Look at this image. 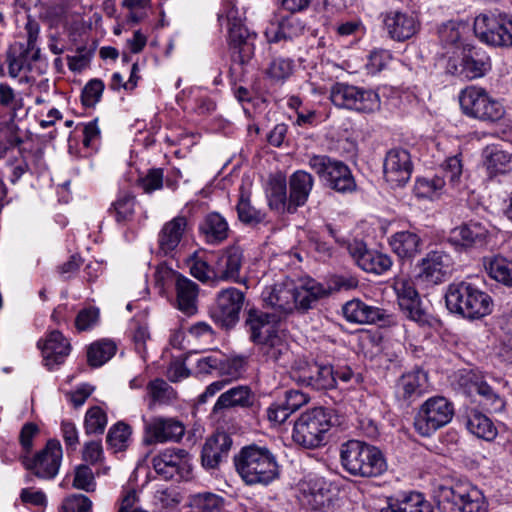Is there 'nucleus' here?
Instances as JSON below:
<instances>
[{"label": "nucleus", "mask_w": 512, "mask_h": 512, "mask_svg": "<svg viewBox=\"0 0 512 512\" xmlns=\"http://www.w3.org/2000/svg\"><path fill=\"white\" fill-rule=\"evenodd\" d=\"M164 181H166L167 188H175L170 183V179L168 177L164 178V170L162 168L149 169L147 174L140 179L141 186L145 190V192H151L154 190L161 189L163 187Z\"/></svg>", "instance_id": "13d9d810"}, {"label": "nucleus", "mask_w": 512, "mask_h": 512, "mask_svg": "<svg viewBox=\"0 0 512 512\" xmlns=\"http://www.w3.org/2000/svg\"><path fill=\"white\" fill-rule=\"evenodd\" d=\"M393 289L397 295L398 304L406 316L418 323L427 321V314L421 308V300L411 279L397 277L394 279Z\"/></svg>", "instance_id": "6ab92c4d"}, {"label": "nucleus", "mask_w": 512, "mask_h": 512, "mask_svg": "<svg viewBox=\"0 0 512 512\" xmlns=\"http://www.w3.org/2000/svg\"><path fill=\"white\" fill-rule=\"evenodd\" d=\"M434 499L441 512H487L488 509L482 491L466 481L439 486Z\"/></svg>", "instance_id": "20e7f679"}, {"label": "nucleus", "mask_w": 512, "mask_h": 512, "mask_svg": "<svg viewBox=\"0 0 512 512\" xmlns=\"http://www.w3.org/2000/svg\"><path fill=\"white\" fill-rule=\"evenodd\" d=\"M147 390L153 403H167L173 395L171 386L162 379L149 382Z\"/></svg>", "instance_id": "680f3d73"}, {"label": "nucleus", "mask_w": 512, "mask_h": 512, "mask_svg": "<svg viewBox=\"0 0 512 512\" xmlns=\"http://www.w3.org/2000/svg\"><path fill=\"white\" fill-rule=\"evenodd\" d=\"M237 212L240 221L248 225H257L264 221L265 213L253 206L248 195L241 194V198L237 204Z\"/></svg>", "instance_id": "603ef678"}, {"label": "nucleus", "mask_w": 512, "mask_h": 512, "mask_svg": "<svg viewBox=\"0 0 512 512\" xmlns=\"http://www.w3.org/2000/svg\"><path fill=\"white\" fill-rule=\"evenodd\" d=\"M187 228V219L177 216L166 222L158 233L157 254L174 256Z\"/></svg>", "instance_id": "b1692460"}, {"label": "nucleus", "mask_w": 512, "mask_h": 512, "mask_svg": "<svg viewBox=\"0 0 512 512\" xmlns=\"http://www.w3.org/2000/svg\"><path fill=\"white\" fill-rule=\"evenodd\" d=\"M305 25L295 16L283 18L276 24H271L266 29L265 35L269 43H278L280 41H292L304 33Z\"/></svg>", "instance_id": "f704fd0d"}, {"label": "nucleus", "mask_w": 512, "mask_h": 512, "mask_svg": "<svg viewBox=\"0 0 512 512\" xmlns=\"http://www.w3.org/2000/svg\"><path fill=\"white\" fill-rule=\"evenodd\" d=\"M333 375L334 369L331 365L312 362L299 367L294 372L293 378L314 390H327L335 387Z\"/></svg>", "instance_id": "aec40b11"}, {"label": "nucleus", "mask_w": 512, "mask_h": 512, "mask_svg": "<svg viewBox=\"0 0 512 512\" xmlns=\"http://www.w3.org/2000/svg\"><path fill=\"white\" fill-rule=\"evenodd\" d=\"M199 229L210 244H219L228 237V224L216 212L208 214L200 224Z\"/></svg>", "instance_id": "79ce46f5"}, {"label": "nucleus", "mask_w": 512, "mask_h": 512, "mask_svg": "<svg viewBox=\"0 0 512 512\" xmlns=\"http://www.w3.org/2000/svg\"><path fill=\"white\" fill-rule=\"evenodd\" d=\"M331 500L329 484L323 478L311 477L303 484L302 501L311 510H322L330 505Z\"/></svg>", "instance_id": "c756f323"}, {"label": "nucleus", "mask_w": 512, "mask_h": 512, "mask_svg": "<svg viewBox=\"0 0 512 512\" xmlns=\"http://www.w3.org/2000/svg\"><path fill=\"white\" fill-rule=\"evenodd\" d=\"M243 260V251L240 247L231 246L223 250L213 266L215 279L240 282L239 275Z\"/></svg>", "instance_id": "393cba45"}, {"label": "nucleus", "mask_w": 512, "mask_h": 512, "mask_svg": "<svg viewBox=\"0 0 512 512\" xmlns=\"http://www.w3.org/2000/svg\"><path fill=\"white\" fill-rule=\"evenodd\" d=\"M459 102L464 114L482 121L496 122L505 113L497 100L491 98L485 89L476 86L462 90Z\"/></svg>", "instance_id": "6e6552de"}, {"label": "nucleus", "mask_w": 512, "mask_h": 512, "mask_svg": "<svg viewBox=\"0 0 512 512\" xmlns=\"http://www.w3.org/2000/svg\"><path fill=\"white\" fill-rule=\"evenodd\" d=\"M245 293L235 287L220 290L209 308L211 319L221 328L230 330L240 319Z\"/></svg>", "instance_id": "9d476101"}, {"label": "nucleus", "mask_w": 512, "mask_h": 512, "mask_svg": "<svg viewBox=\"0 0 512 512\" xmlns=\"http://www.w3.org/2000/svg\"><path fill=\"white\" fill-rule=\"evenodd\" d=\"M191 512H223L225 499L211 492H202L189 497Z\"/></svg>", "instance_id": "a18cd8bd"}, {"label": "nucleus", "mask_w": 512, "mask_h": 512, "mask_svg": "<svg viewBox=\"0 0 512 512\" xmlns=\"http://www.w3.org/2000/svg\"><path fill=\"white\" fill-rule=\"evenodd\" d=\"M135 198L130 194H124L113 203L115 217L118 222L129 220L134 213Z\"/></svg>", "instance_id": "69168bd1"}, {"label": "nucleus", "mask_w": 512, "mask_h": 512, "mask_svg": "<svg viewBox=\"0 0 512 512\" xmlns=\"http://www.w3.org/2000/svg\"><path fill=\"white\" fill-rule=\"evenodd\" d=\"M262 299L267 307L278 313V318L286 316L296 309L293 284H275L272 287H267L262 292Z\"/></svg>", "instance_id": "a878e982"}, {"label": "nucleus", "mask_w": 512, "mask_h": 512, "mask_svg": "<svg viewBox=\"0 0 512 512\" xmlns=\"http://www.w3.org/2000/svg\"><path fill=\"white\" fill-rule=\"evenodd\" d=\"M220 365L218 366V373L221 376L227 377L225 380H227V384L232 381L236 380L244 372L245 367V359L243 357H234V358H227L225 356H220Z\"/></svg>", "instance_id": "5fc2aeb1"}, {"label": "nucleus", "mask_w": 512, "mask_h": 512, "mask_svg": "<svg viewBox=\"0 0 512 512\" xmlns=\"http://www.w3.org/2000/svg\"><path fill=\"white\" fill-rule=\"evenodd\" d=\"M392 251L401 259H411L421 250L422 240L413 231H399L389 239Z\"/></svg>", "instance_id": "e433bc0d"}, {"label": "nucleus", "mask_w": 512, "mask_h": 512, "mask_svg": "<svg viewBox=\"0 0 512 512\" xmlns=\"http://www.w3.org/2000/svg\"><path fill=\"white\" fill-rule=\"evenodd\" d=\"M465 426L470 433L486 441L493 440L497 435V429L493 422L476 409L467 414Z\"/></svg>", "instance_id": "37998d69"}, {"label": "nucleus", "mask_w": 512, "mask_h": 512, "mask_svg": "<svg viewBox=\"0 0 512 512\" xmlns=\"http://www.w3.org/2000/svg\"><path fill=\"white\" fill-rule=\"evenodd\" d=\"M342 313L348 322L356 324H372L384 319V311L378 307L370 306L360 299L346 302Z\"/></svg>", "instance_id": "473e14b6"}, {"label": "nucleus", "mask_w": 512, "mask_h": 512, "mask_svg": "<svg viewBox=\"0 0 512 512\" xmlns=\"http://www.w3.org/2000/svg\"><path fill=\"white\" fill-rule=\"evenodd\" d=\"M456 383L459 390L469 397L479 396V403L489 412H501L505 402L491 386L487 384L484 377L473 370H461L456 376Z\"/></svg>", "instance_id": "9b49d317"}, {"label": "nucleus", "mask_w": 512, "mask_h": 512, "mask_svg": "<svg viewBox=\"0 0 512 512\" xmlns=\"http://www.w3.org/2000/svg\"><path fill=\"white\" fill-rule=\"evenodd\" d=\"M255 402V394L247 385H236L223 392L214 404L212 412L218 414L223 410L250 408Z\"/></svg>", "instance_id": "7c9ffc66"}, {"label": "nucleus", "mask_w": 512, "mask_h": 512, "mask_svg": "<svg viewBox=\"0 0 512 512\" xmlns=\"http://www.w3.org/2000/svg\"><path fill=\"white\" fill-rule=\"evenodd\" d=\"M330 100L339 108L362 113H373L380 108V98L376 92L343 82L331 86Z\"/></svg>", "instance_id": "0eeeda50"}, {"label": "nucleus", "mask_w": 512, "mask_h": 512, "mask_svg": "<svg viewBox=\"0 0 512 512\" xmlns=\"http://www.w3.org/2000/svg\"><path fill=\"white\" fill-rule=\"evenodd\" d=\"M38 346L42 349L44 365L49 370L63 363L70 352L69 342L63 334L57 330L52 331L43 345L39 342Z\"/></svg>", "instance_id": "2f4dec72"}, {"label": "nucleus", "mask_w": 512, "mask_h": 512, "mask_svg": "<svg viewBox=\"0 0 512 512\" xmlns=\"http://www.w3.org/2000/svg\"><path fill=\"white\" fill-rule=\"evenodd\" d=\"M130 434V427L119 422L109 429L106 442L115 451H121L126 448Z\"/></svg>", "instance_id": "6e6d98bb"}, {"label": "nucleus", "mask_w": 512, "mask_h": 512, "mask_svg": "<svg viewBox=\"0 0 512 512\" xmlns=\"http://www.w3.org/2000/svg\"><path fill=\"white\" fill-rule=\"evenodd\" d=\"M235 14L236 12L230 10L226 17L230 48L241 46L244 42L255 41L257 37L256 33L250 32Z\"/></svg>", "instance_id": "49530a36"}, {"label": "nucleus", "mask_w": 512, "mask_h": 512, "mask_svg": "<svg viewBox=\"0 0 512 512\" xmlns=\"http://www.w3.org/2000/svg\"><path fill=\"white\" fill-rule=\"evenodd\" d=\"M313 181V176L310 173L298 170L290 176V192H310L313 187Z\"/></svg>", "instance_id": "774afa93"}, {"label": "nucleus", "mask_w": 512, "mask_h": 512, "mask_svg": "<svg viewBox=\"0 0 512 512\" xmlns=\"http://www.w3.org/2000/svg\"><path fill=\"white\" fill-rule=\"evenodd\" d=\"M493 309L492 298L474 284H470L469 300L466 306L465 318L480 319L489 315Z\"/></svg>", "instance_id": "ea45409f"}, {"label": "nucleus", "mask_w": 512, "mask_h": 512, "mask_svg": "<svg viewBox=\"0 0 512 512\" xmlns=\"http://www.w3.org/2000/svg\"><path fill=\"white\" fill-rule=\"evenodd\" d=\"M231 446L232 439L227 433H215L206 440L202 448V465L207 469L216 468L228 457Z\"/></svg>", "instance_id": "bb28decb"}, {"label": "nucleus", "mask_w": 512, "mask_h": 512, "mask_svg": "<svg viewBox=\"0 0 512 512\" xmlns=\"http://www.w3.org/2000/svg\"><path fill=\"white\" fill-rule=\"evenodd\" d=\"M348 250L357 265L366 272L381 275L392 266L390 256L368 249L362 242L350 244Z\"/></svg>", "instance_id": "4be33fe9"}, {"label": "nucleus", "mask_w": 512, "mask_h": 512, "mask_svg": "<svg viewBox=\"0 0 512 512\" xmlns=\"http://www.w3.org/2000/svg\"><path fill=\"white\" fill-rule=\"evenodd\" d=\"M145 445L167 442H179L185 433L184 424L173 417L154 416L149 420L143 418Z\"/></svg>", "instance_id": "f8f14e48"}, {"label": "nucleus", "mask_w": 512, "mask_h": 512, "mask_svg": "<svg viewBox=\"0 0 512 512\" xmlns=\"http://www.w3.org/2000/svg\"><path fill=\"white\" fill-rule=\"evenodd\" d=\"M61 460V444L58 440L51 439L33 458H25L23 463L38 478L53 479L58 474Z\"/></svg>", "instance_id": "ddd939ff"}, {"label": "nucleus", "mask_w": 512, "mask_h": 512, "mask_svg": "<svg viewBox=\"0 0 512 512\" xmlns=\"http://www.w3.org/2000/svg\"><path fill=\"white\" fill-rule=\"evenodd\" d=\"M470 284V282L466 281L452 283L448 286L445 294L447 308L451 312L460 314L464 318L469 300Z\"/></svg>", "instance_id": "c03bdc74"}, {"label": "nucleus", "mask_w": 512, "mask_h": 512, "mask_svg": "<svg viewBox=\"0 0 512 512\" xmlns=\"http://www.w3.org/2000/svg\"><path fill=\"white\" fill-rule=\"evenodd\" d=\"M73 486L87 492L94 491L96 486L94 474L88 465L81 464L76 468Z\"/></svg>", "instance_id": "0e129e2a"}, {"label": "nucleus", "mask_w": 512, "mask_h": 512, "mask_svg": "<svg viewBox=\"0 0 512 512\" xmlns=\"http://www.w3.org/2000/svg\"><path fill=\"white\" fill-rule=\"evenodd\" d=\"M294 69V61L290 58L274 57L269 63L266 74L273 81H284L289 78Z\"/></svg>", "instance_id": "864d4df0"}, {"label": "nucleus", "mask_w": 512, "mask_h": 512, "mask_svg": "<svg viewBox=\"0 0 512 512\" xmlns=\"http://www.w3.org/2000/svg\"><path fill=\"white\" fill-rule=\"evenodd\" d=\"M91 508L92 501L83 494H73L62 504V512H89Z\"/></svg>", "instance_id": "338daca9"}, {"label": "nucleus", "mask_w": 512, "mask_h": 512, "mask_svg": "<svg viewBox=\"0 0 512 512\" xmlns=\"http://www.w3.org/2000/svg\"><path fill=\"white\" fill-rule=\"evenodd\" d=\"M175 291L177 308L187 315L194 314L197 310L198 284L183 275H177Z\"/></svg>", "instance_id": "c9c22d12"}, {"label": "nucleus", "mask_w": 512, "mask_h": 512, "mask_svg": "<svg viewBox=\"0 0 512 512\" xmlns=\"http://www.w3.org/2000/svg\"><path fill=\"white\" fill-rule=\"evenodd\" d=\"M294 295L296 309L306 311L312 308L319 299L325 297L327 290L322 284L310 279L299 287L294 286Z\"/></svg>", "instance_id": "58836bf2"}, {"label": "nucleus", "mask_w": 512, "mask_h": 512, "mask_svg": "<svg viewBox=\"0 0 512 512\" xmlns=\"http://www.w3.org/2000/svg\"><path fill=\"white\" fill-rule=\"evenodd\" d=\"M84 424L87 434H101L107 424L106 414L101 408L92 407L86 413Z\"/></svg>", "instance_id": "bf43d9fd"}, {"label": "nucleus", "mask_w": 512, "mask_h": 512, "mask_svg": "<svg viewBox=\"0 0 512 512\" xmlns=\"http://www.w3.org/2000/svg\"><path fill=\"white\" fill-rule=\"evenodd\" d=\"M475 35L484 43L494 47L512 46V16L505 12H489L474 20Z\"/></svg>", "instance_id": "39448f33"}, {"label": "nucleus", "mask_w": 512, "mask_h": 512, "mask_svg": "<svg viewBox=\"0 0 512 512\" xmlns=\"http://www.w3.org/2000/svg\"><path fill=\"white\" fill-rule=\"evenodd\" d=\"M380 512H433L431 505L420 493H410L402 499H389Z\"/></svg>", "instance_id": "a19ab883"}, {"label": "nucleus", "mask_w": 512, "mask_h": 512, "mask_svg": "<svg viewBox=\"0 0 512 512\" xmlns=\"http://www.w3.org/2000/svg\"><path fill=\"white\" fill-rule=\"evenodd\" d=\"M429 390L428 375L422 369L402 374L395 385L396 400L403 406H410Z\"/></svg>", "instance_id": "2eb2a0df"}, {"label": "nucleus", "mask_w": 512, "mask_h": 512, "mask_svg": "<svg viewBox=\"0 0 512 512\" xmlns=\"http://www.w3.org/2000/svg\"><path fill=\"white\" fill-rule=\"evenodd\" d=\"M309 194H269L267 201L272 210L279 213L296 211L306 203Z\"/></svg>", "instance_id": "de8ad7c7"}, {"label": "nucleus", "mask_w": 512, "mask_h": 512, "mask_svg": "<svg viewBox=\"0 0 512 512\" xmlns=\"http://www.w3.org/2000/svg\"><path fill=\"white\" fill-rule=\"evenodd\" d=\"M340 460L343 468L357 477H378L387 470L382 451L359 440H349L341 445Z\"/></svg>", "instance_id": "f03ea898"}, {"label": "nucleus", "mask_w": 512, "mask_h": 512, "mask_svg": "<svg viewBox=\"0 0 512 512\" xmlns=\"http://www.w3.org/2000/svg\"><path fill=\"white\" fill-rule=\"evenodd\" d=\"M453 259L443 250H433L421 259L417 278L427 284L437 285L446 281L453 271Z\"/></svg>", "instance_id": "4468645a"}, {"label": "nucleus", "mask_w": 512, "mask_h": 512, "mask_svg": "<svg viewBox=\"0 0 512 512\" xmlns=\"http://www.w3.org/2000/svg\"><path fill=\"white\" fill-rule=\"evenodd\" d=\"M468 31L467 23L448 21L440 26L438 34L443 46L447 47L456 45Z\"/></svg>", "instance_id": "8fccbe9b"}, {"label": "nucleus", "mask_w": 512, "mask_h": 512, "mask_svg": "<svg viewBox=\"0 0 512 512\" xmlns=\"http://www.w3.org/2000/svg\"><path fill=\"white\" fill-rule=\"evenodd\" d=\"M339 424V417L333 409L314 407L303 412L296 420L292 438L305 448H317L325 444L326 434L331 427Z\"/></svg>", "instance_id": "7ed1b4c3"}, {"label": "nucleus", "mask_w": 512, "mask_h": 512, "mask_svg": "<svg viewBox=\"0 0 512 512\" xmlns=\"http://www.w3.org/2000/svg\"><path fill=\"white\" fill-rule=\"evenodd\" d=\"M488 234V229L484 225L470 221L452 229L448 240L453 245L475 248L486 244Z\"/></svg>", "instance_id": "cd10ccee"}, {"label": "nucleus", "mask_w": 512, "mask_h": 512, "mask_svg": "<svg viewBox=\"0 0 512 512\" xmlns=\"http://www.w3.org/2000/svg\"><path fill=\"white\" fill-rule=\"evenodd\" d=\"M453 416V404L443 396H433L420 405L414 418V427L421 436L429 437L447 425Z\"/></svg>", "instance_id": "423d86ee"}, {"label": "nucleus", "mask_w": 512, "mask_h": 512, "mask_svg": "<svg viewBox=\"0 0 512 512\" xmlns=\"http://www.w3.org/2000/svg\"><path fill=\"white\" fill-rule=\"evenodd\" d=\"M308 165L337 192H352L357 187L349 167L341 161L327 155H312Z\"/></svg>", "instance_id": "1a4fd4ad"}, {"label": "nucleus", "mask_w": 512, "mask_h": 512, "mask_svg": "<svg viewBox=\"0 0 512 512\" xmlns=\"http://www.w3.org/2000/svg\"><path fill=\"white\" fill-rule=\"evenodd\" d=\"M40 49H29L23 44H19L18 50L12 48L7 53L8 72L12 78L19 76L21 72L33 71V63L40 61Z\"/></svg>", "instance_id": "72a5a7b5"}, {"label": "nucleus", "mask_w": 512, "mask_h": 512, "mask_svg": "<svg viewBox=\"0 0 512 512\" xmlns=\"http://www.w3.org/2000/svg\"><path fill=\"white\" fill-rule=\"evenodd\" d=\"M489 68V58L479 48L466 45L461 61V69L453 66V73H459L466 79L472 80L482 77ZM452 72V70H450Z\"/></svg>", "instance_id": "c85d7f7f"}, {"label": "nucleus", "mask_w": 512, "mask_h": 512, "mask_svg": "<svg viewBox=\"0 0 512 512\" xmlns=\"http://www.w3.org/2000/svg\"><path fill=\"white\" fill-rule=\"evenodd\" d=\"M234 463L243 481L249 485H267L279 477L276 456L264 446L243 447L235 456Z\"/></svg>", "instance_id": "f257e3e1"}, {"label": "nucleus", "mask_w": 512, "mask_h": 512, "mask_svg": "<svg viewBox=\"0 0 512 512\" xmlns=\"http://www.w3.org/2000/svg\"><path fill=\"white\" fill-rule=\"evenodd\" d=\"M152 465L156 473L165 480L172 479L175 475L185 477L190 472V456L184 449H165L153 458Z\"/></svg>", "instance_id": "a211bd4d"}, {"label": "nucleus", "mask_w": 512, "mask_h": 512, "mask_svg": "<svg viewBox=\"0 0 512 512\" xmlns=\"http://www.w3.org/2000/svg\"><path fill=\"white\" fill-rule=\"evenodd\" d=\"M188 265L191 275L199 281L207 282L211 279H215L213 267L206 261L198 258L196 254L189 258Z\"/></svg>", "instance_id": "e2e57ef3"}, {"label": "nucleus", "mask_w": 512, "mask_h": 512, "mask_svg": "<svg viewBox=\"0 0 512 512\" xmlns=\"http://www.w3.org/2000/svg\"><path fill=\"white\" fill-rule=\"evenodd\" d=\"M412 162L405 149H391L384 161V177L391 189H400L410 179Z\"/></svg>", "instance_id": "f3484780"}, {"label": "nucleus", "mask_w": 512, "mask_h": 512, "mask_svg": "<svg viewBox=\"0 0 512 512\" xmlns=\"http://www.w3.org/2000/svg\"><path fill=\"white\" fill-rule=\"evenodd\" d=\"M486 270L491 278L512 287V261L495 257L486 265Z\"/></svg>", "instance_id": "3c124183"}, {"label": "nucleus", "mask_w": 512, "mask_h": 512, "mask_svg": "<svg viewBox=\"0 0 512 512\" xmlns=\"http://www.w3.org/2000/svg\"><path fill=\"white\" fill-rule=\"evenodd\" d=\"M461 177V160L458 156H452L446 159L440 171L432 179L418 178L416 180V188H428L434 191L460 189Z\"/></svg>", "instance_id": "dca6fc26"}, {"label": "nucleus", "mask_w": 512, "mask_h": 512, "mask_svg": "<svg viewBox=\"0 0 512 512\" xmlns=\"http://www.w3.org/2000/svg\"><path fill=\"white\" fill-rule=\"evenodd\" d=\"M276 315L263 312L257 308H250L245 318V328L249 333L250 340L259 344L272 335L280 333L275 328Z\"/></svg>", "instance_id": "5701e85b"}, {"label": "nucleus", "mask_w": 512, "mask_h": 512, "mask_svg": "<svg viewBox=\"0 0 512 512\" xmlns=\"http://www.w3.org/2000/svg\"><path fill=\"white\" fill-rule=\"evenodd\" d=\"M260 351L267 362L285 367L291 359V351L281 333L274 334L271 338L259 343Z\"/></svg>", "instance_id": "4c0bfd02"}, {"label": "nucleus", "mask_w": 512, "mask_h": 512, "mask_svg": "<svg viewBox=\"0 0 512 512\" xmlns=\"http://www.w3.org/2000/svg\"><path fill=\"white\" fill-rule=\"evenodd\" d=\"M383 25L388 36L398 42L410 39L420 28V23L413 13L400 10L383 14Z\"/></svg>", "instance_id": "412c9836"}, {"label": "nucleus", "mask_w": 512, "mask_h": 512, "mask_svg": "<svg viewBox=\"0 0 512 512\" xmlns=\"http://www.w3.org/2000/svg\"><path fill=\"white\" fill-rule=\"evenodd\" d=\"M511 155L503 150L492 148L487 155L486 166L490 173H505L510 169Z\"/></svg>", "instance_id": "4d7b16f0"}, {"label": "nucleus", "mask_w": 512, "mask_h": 512, "mask_svg": "<svg viewBox=\"0 0 512 512\" xmlns=\"http://www.w3.org/2000/svg\"><path fill=\"white\" fill-rule=\"evenodd\" d=\"M117 347L111 340H100L92 343L87 351L90 366L100 367L109 361L116 353Z\"/></svg>", "instance_id": "09e8293b"}, {"label": "nucleus", "mask_w": 512, "mask_h": 512, "mask_svg": "<svg viewBox=\"0 0 512 512\" xmlns=\"http://www.w3.org/2000/svg\"><path fill=\"white\" fill-rule=\"evenodd\" d=\"M105 85L100 79H92L84 86L81 102L85 107H94L101 99Z\"/></svg>", "instance_id": "052dcab7"}]
</instances>
